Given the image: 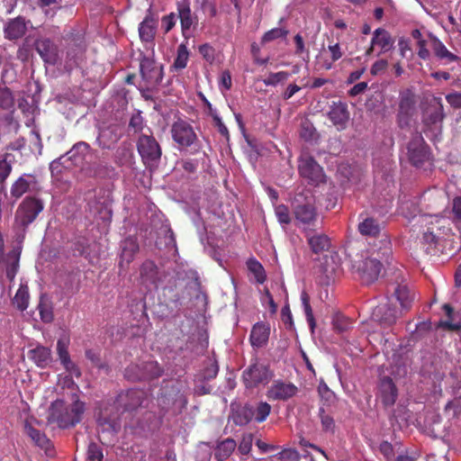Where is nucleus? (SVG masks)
Wrapping results in <instances>:
<instances>
[{
    "instance_id": "a19ab883",
    "label": "nucleus",
    "mask_w": 461,
    "mask_h": 461,
    "mask_svg": "<svg viewBox=\"0 0 461 461\" xmlns=\"http://www.w3.org/2000/svg\"><path fill=\"white\" fill-rule=\"evenodd\" d=\"M443 310L447 316V320L441 321L439 326L450 330H457L461 328V321H456L453 317V309L448 304L443 305Z\"/></svg>"
},
{
    "instance_id": "6e6d98bb",
    "label": "nucleus",
    "mask_w": 461,
    "mask_h": 461,
    "mask_svg": "<svg viewBox=\"0 0 461 461\" xmlns=\"http://www.w3.org/2000/svg\"><path fill=\"white\" fill-rule=\"evenodd\" d=\"M446 99L451 106L455 108L461 107V93L449 94L446 96Z\"/></svg>"
},
{
    "instance_id": "de8ad7c7",
    "label": "nucleus",
    "mask_w": 461,
    "mask_h": 461,
    "mask_svg": "<svg viewBox=\"0 0 461 461\" xmlns=\"http://www.w3.org/2000/svg\"><path fill=\"white\" fill-rule=\"evenodd\" d=\"M446 412L448 416H458L461 414V397L456 398L446 406Z\"/></svg>"
},
{
    "instance_id": "c85d7f7f",
    "label": "nucleus",
    "mask_w": 461,
    "mask_h": 461,
    "mask_svg": "<svg viewBox=\"0 0 461 461\" xmlns=\"http://www.w3.org/2000/svg\"><path fill=\"white\" fill-rule=\"evenodd\" d=\"M139 246L133 238H127L122 243V261H125L126 263H130L134 256V254L138 251Z\"/></svg>"
},
{
    "instance_id": "8fccbe9b",
    "label": "nucleus",
    "mask_w": 461,
    "mask_h": 461,
    "mask_svg": "<svg viewBox=\"0 0 461 461\" xmlns=\"http://www.w3.org/2000/svg\"><path fill=\"white\" fill-rule=\"evenodd\" d=\"M276 215L280 223L287 224L290 222V214L288 208L283 204L276 207Z\"/></svg>"
},
{
    "instance_id": "2f4dec72",
    "label": "nucleus",
    "mask_w": 461,
    "mask_h": 461,
    "mask_svg": "<svg viewBox=\"0 0 461 461\" xmlns=\"http://www.w3.org/2000/svg\"><path fill=\"white\" fill-rule=\"evenodd\" d=\"M29 297L27 286L21 285L13 299V303L20 311H24L28 307Z\"/></svg>"
},
{
    "instance_id": "bf43d9fd",
    "label": "nucleus",
    "mask_w": 461,
    "mask_h": 461,
    "mask_svg": "<svg viewBox=\"0 0 461 461\" xmlns=\"http://www.w3.org/2000/svg\"><path fill=\"white\" fill-rule=\"evenodd\" d=\"M388 66V62L384 59H380L375 62L371 68V73L373 75H377L384 71Z\"/></svg>"
},
{
    "instance_id": "bb28decb",
    "label": "nucleus",
    "mask_w": 461,
    "mask_h": 461,
    "mask_svg": "<svg viewBox=\"0 0 461 461\" xmlns=\"http://www.w3.org/2000/svg\"><path fill=\"white\" fill-rule=\"evenodd\" d=\"M156 21L147 16L139 26L140 38L144 42H152L156 33Z\"/></svg>"
},
{
    "instance_id": "58836bf2",
    "label": "nucleus",
    "mask_w": 461,
    "mask_h": 461,
    "mask_svg": "<svg viewBox=\"0 0 461 461\" xmlns=\"http://www.w3.org/2000/svg\"><path fill=\"white\" fill-rule=\"evenodd\" d=\"M236 442L235 440L231 438H227L223 441H221L216 448V456L219 459H224L227 458L235 449L236 447Z\"/></svg>"
},
{
    "instance_id": "a18cd8bd",
    "label": "nucleus",
    "mask_w": 461,
    "mask_h": 461,
    "mask_svg": "<svg viewBox=\"0 0 461 461\" xmlns=\"http://www.w3.org/2000/svg\"><path fill=\"white\" fill-rule=\"evenodd\" d=\"M328 50L331 55V61L323 62L322 67L325 69H330L332 67V62L339 59L342 57V51L339 43L329 45Z\"/></svg>"
},
{
    "instance_id": "864d4df0",
    "label": "nucleus",
    "mask_w": 461,
    "mask_h": 461,
    "mask_svg": "<svg viewBox=\"0 0 461 461\" xmlns=\"http://www.w3.org/2000/svg\"><path fill=\"white\" fill-rule=\"evenodd\" d=\"M155 272L156 267L152 262H147L142 266L141 276L146 280H153Z\"/></svg>"
},
{
    "instance_id": "72a5a7b5",
    "label": "nucleus",
    "mask_w": 461,
    "mask_h": 461,
    "mask_svg": "<svg viewBox=\"0 0 461 461\" xmlns=\"http://www.w3.org/2000/svg\"><path fill=\"white\" fill-rule=\"evenodd\" d=\"M145 368H146V372L138 374V375H132V376L130 375L131 369L127 368L126 369V376L129 378H131L133 380H138V379H145L148 377H156V376L160 375V373H161L160 368L158 366L157 364H155L153 362L148 363L146 365Z\"/></svg>"
},
{
    "instance_id": "e2e57ef3",
    "label": "nucleus",
    "mask_w": 461,
    "mask_h": 461,
    "mask_svg": "<svg viewBox=\"0 0 461 461\" xmlns=\"http://www.w3.org/2000/svg\"><path fill=\"white\" fill-rule=\"evenodd\" d=\"M419 51L418 55L422 59H428L430 56L429 50L426 48L425 41H418Z\"/></svg>"
},
{
    "instance_id": "c03bdc74",
    "label": "nucleus",
    "mask_w": 461,
    "mask_h": 461,
    "mask_svg": "<svg viewBox=\"0 0 461 461\" xmlns=\"http://www.w3.org/2000/svg\"><path fill=\"white\" fill-rule=\"evenodd\" d=\"M254 410V418L258 422L264 421L270 413L271 406L267 402H259Z\"/></svg>"
},
{
    "instance_id": "052dcab7",
    "label": "nucleus",
    "mask_w": 461,
    "mask_h": 461,
    "mask_svg": "<svg viewBox=\"0 0 461 461\" xmlns=\"http://www.w3.org/2000/svg\"><path fill=\"white\" fill-rule=\"evenodd\" d=\"M176 23V16L175 14H170L167 15L163 19V25L165 27L166 32H169Z\"/></svg>"
},
{
    "instance_id": "13d9d810",
    "label": "nucleus",
    "mask_w": 461,
    "mask_h": 461,
    "mask_svg": "<svg viewBox=\"0 0 461 461\" xmlns=\"http://www.w3.org/2000/svg\"><path fill=\"white\" fill-rule=\"evenodd\" d=\"M452 212L455 221H461V197H456L453 200Z\"/></svg>"
},
{
    "instance_id": "ea45409f",
    "label": "nucleus",
    "mask_w": 461,
    "mask_h": 461,
    "mask_svg": "<svg viewBox=\"0 0 461 461\" xmlns=\"http://www.w3.org/2000/svg\"><path fill=\"white\" fill-rule=\"evenodd\" d=\"M25 432L39 447H47L49 445L46 436L28 423L25 424Z\"/></svg>"
},
{
    "instance_id": "f3484780",
    "label": "nucleus",
    "mask_w": 461,
    "mask_h": 461,
    "mask_svg": "<svg viewBox=\"0 0 461 461\" xmlns=\"http://www.w3.org/2000/svg\"><path fill=\"white\" fill-rule=\"evenodd\" d=\"M394 41L390 33L384 29L378 28L373 33L371 47L367 50V54L375 50V47L380 49V53L389 51L393 46Z\"/></svg>"
},
{
    "instance_id": "0eeeda50",
    "label": "nucleus",
    "mask_w": 461,
    "mask_h": 461,
    "mask_svg": "<svg viewBox=\"0 0 461 461\" xmlns=\"http://www.w3.org/2000/svg\"><path fill=\"white\" fill-rule=\"evenodd\" d=\"M416 113V98L415 95L406 90L401 94L399 113H398V122L401 127L407 126L410 123L411 119Z\"/></svg>"
},
{
    "instance_id": "338daca9",
    "label": "nucleus",
    "mask_w": 461,
    "mask_h": 461,
    "mask_svg": "<svg viewBox=\"0 0 461 461\" xmlns=\"http://www.w3.org/2000/svg\"><path fill=\"white\" fill-rule=\"evenodd\" d=\"M263 303H267L269 305L270 311L272 313H275L277 310V305L276 304L272 295L267 290L265 296L262 298Z\"/></svg>"
},
{
    "instance_id": "774afa93",
    "label": "nucleus",
    "mask_w": 461,
    "mask_h": 461,
    "mask_svg": "<svg viewBox=\"0 0 461 461\" xmlns=\"http://www.w3.org/2000/svg\"><path fill=\"white\" fill-rule=\"evenodd\" d=\"M41 318L44 322H50L52 321V312L50 310L44 308L41 304L39 306Z\"/></svg>"
},
{
    "instance_id": "680f3d73",
    "label": "nucleus",
    "mask_w": 461,
    "mask_h": 461,
    "mask_svg": "<svg viewBox=\"0 0 461 461\" xmlns=\"http://www.w3.org/2000/svg\"><path fill=\"white\" fill-rule=\"evenodd\" d=\"M212 116L213 117V120L219 129V131L224 135V136H227L228 135V129L227 127L223 124L221 119L219 117V115L217 114L216 112H212L211 113Z\"/></svg>"
},
{
    "instance_id": "5701e85b",
    "label": "nucleus",
    "mask_w": 461,
    "mask_h": 461,
    "mask_svg": "<svg viewBox=\"0 0 461 461\" xmlns=\"http://www.w3.org/2000/svg\"><path fill=\"white\" fill-rule=\"evenodd\" d=\"M27 30V23L22 17L9 21L5 27V37L9 40H15L23 37Z\"/></svg>"
},
{
    "instance_id": "69168bd1",
    "label": "nucleus",
    "mask_w": 461,
    "mask_h": 461,
    "mask_svg": "<svg viewBox=\"0 0 461 461\" xmlns=\"http://www.w3.org/2000/svg\"><path fill=\"white\" fill-rule=\"evenodd\" d=\"M380 451L387 458L390 459L393 456V450L390 443L384 441L380 445Z\"/></svg>"
},
{
    "instance_id": "423d86ee",
    "label": "nucleus",
    "mask_w": 461,
    "mask_h": 461,
    "mask_svg": "<svg viewBox=\"0 0 461 461\" xmlns=\"http://www.w3.org/2000/svg\"><path fill=\"white\" fill-rule=\"evenodd\" d=\"M138 150L145 164L153 166L161 156V149L156 140L149 135H141L138 141Z\"/></svg>"
},
{
    "instance_id": "6e6552de",
    "label": "nucleus",
    "mask_w": 461,
    "mask_h": 461,
    "mask_svg": "<svg viewBox=\"0 0 461 461\" xmlns=\"http://www.w3.org/2000/svg\"><path fill=\"white\" fill-rule=\"evenodd\" d=\"M271 374L268 368L260 363L252 364L243 373V380L246 387H255L269 381Z\"/></svg>"
},
{
    "instance_id": "aec40b11",
    "label": "nucleus",
    "mask_w": 461,
    "mask_h": 461,
    "mask_svg": "<svg viewBox=\"0 0 461 461\" xmlns=\"http://www.w3.org/2000/svg\"><path fill=\"white\" fill-rule=\"evenodd\" d=\"M270 334V326L264 322L256 323L250 332V342L254 348L267 344Z\"/></svg>"
},
{
    "instance_id": "a211bd4d",
    "label": "nucleus",
    "mask_w": 461,
    "mask_h": 461,
    "mask_svg": "<svg viewBox=\"0 0 461 461\" xmlns=\"http://www.w3.org/2000/svg\"><path fill=\"white\" fill-rule=\"evenodd\" d=\"M36 50L46 63L54 65L59 59L57 46L50 40H38L36 41Z\"/></svg>"
},
{
    "instance_id": "f8f14e48",
    "label": "nucleus",
    "mask_w": 461,
    "mask_h": 461,
    "mask_svg": "<svg viewBox=\"0 0 461 461\" xmlns=\"http://www.w3.org/2000/svg\"><path fill=\"white\" fill-rule=\"evenodd\" d=\"M294 215L298 224L305 230L316 228L318 225L315 209L310 203L297 205L294 210Z\"/></svg>"
},
{
    "instance_id": "393cba45",
    "label": "nucleus",
    "mask_w": 461,
    "mask_h": 461,
    "mask_svg": "<svg viewBox=\"0 0 461 461\" xmlns=\"http://www.w3.org/2000/svg\"><path fill=\"white\" fill-rule=\"evenodd\" d=\"M35 178L30 175L20 176L11 187V194L16 198L30 191L35 185Z\"/></svg>"
},
{
    "instance_id": "79ce46f5",
    "label": "nucleus",
    "mask_w": 461,
    "mask_h": 461,
    "mask_svg": "<svg viewBox=\"0 0 461 461\" xmlns=\"http://www.w3.org/2000/svg\"><path fill=\"white\" fill-rule=\"evenodd\" d=\"M98 426L103 435L107 433L111 434L112 436L114 435L121 428L119 421L114 420H108L106 418L103 417L98 419Z\"/></svg>"
},
{
    "instance_id": "ddd939ff",
    "label": "nucleus",
    "mask_w": 461,
    "mask_h": 461,
    "mask_svg": "<svg viewBox=\"0 0 461 461\" xmlns=\"http://www.w3.org/2000/svg\"><path fill=\"white\" fill-rule=\"evenodd\" d=\"M298 392V388L291 384L282 381H276L267 391V397L272 400L285 401L294 396Z\"/></svg>"
},
{
    "instance_id": "473e14b6",
    "label": "nucleus",
    "mask_w": 461,
    "mask_h": 461,
    "mask_svg": "<svg viewBox=\"0 0 461 461\" xmlns=\"http://www.w3.org/2000/svg\"><path fill=\"white\" fill-rule=\"evenodd\" d=\"M362 235L375 237L380 231V226L372 218H366L358 224Z\"/></svg>"
},
{
    "instance_id": "7c9ffc66",
    "label": "nucleus",
    "mask_w": 461,
    "mask_h": 461,
    "mask_svg": "<svg viewBox=\"0 0 461 461\" xmlns=\"http://www.w3.org/2000/svg\"><path fill=\"white\" fill-rule=\"evenodd\" d=\"M395 296L403 309L410 308L414 299V294H412L406 285H399L395 289Z\"/></svg>"
},
{
    "instance_id": "1a4fd4ad",
    "label": "nucleus",
    "mask_w": 461,
    "mask_h": 461,
    "mask_svg": "<svg viewBox=\"0 0 461 461\" xmlns=\"http://www.w3.org/2000/svg\"><path fill=\"white\" fill-rule=\"evenodd\" d=\"M408 155L411 162L415 167H421L426 162H429L430 155L423 139L420 136L415 137L408 144Z\"/></svg>"
},
{
    "instance_id": "9d476101",
    "label": "nucleus",
    "mask_w": 461,
    "mask_h": 461,
    "mask_svg": "<svg viewBox=\"0 0 461 461\" xmlns=\"http://www.w3.org/2000/svg\"><path fill=\"white\" fill-rule=\"evenodd\" d=\"M173 140L181 147H189L196 140L192 126L184 121L176 122L171 128Z\"/></svg>"
},
{
    "instance_id": "49530a36",
    "label": "nucleus",
    "mask_w": 461,
    "mask_h": 461,
    "mask_svg": "<svg viewBox=\"0 0 461 461\" xmlns=\"http://www.w3.org/2000/svg\"><path fill=\"white\" fill-rule=\"evenodd\" d=\"M286 34H287V31L281 29V28H275V29H272V30L267 32L264 34V36L262 38V41L268 42V41H274L278 38L285 37Z\"/></svg>"
},
{
    "instance_id": "cd10ccee",
    "label": "nucleus",
    "mask_w": 461,
    "mask_h": 461,
    "mask_svg": "<svg viewBox=\"0 0 461 461\" xmlns=\"http://www.w3.org/2000/svg\"><path fill=\"white\" fill-rule=\"evenodd\" d=\"M90 149L89 145L86 142L80 141L75 144L72 149L68 152V158L71 159L75 164L80 163L85 159Z\"/></svg>"
},
{
    "instance_id": "6ab92c4d",
    "label": "nucleus",
    "mask_w": 461,
    "mask_h": 461,
    "mask_svg": "<svg viewBox=\"0 0 461 461\" xmlns=\"http://www.w3.org/2000/svg\"><path fill=\"white\" fill-rule=\"evenodd\" d=\"M177 12L183 35L186 37L190 32L191 27L195 23V17L193 15L190 8V2L188 0H181L178 2Z\"/></svg>"
},
{
    "instance_id": "4468645a",
    "label": "nucleus",
    "mask_w": 461,
    "mask_h": 461,
    "mask_svg": "<svg viewBox=\"0 0 461 461\" xmlns=\"http://www.w3.org/2000/svg\"><path fill=\"white\" fill-rule=\"evenodd\" d=\"M68 346H69V338L67 336H63L58 339L57 342V353L60 363L63 365L65 369L68 371L71 375H76L77 376L80 375V372L76 365L71 361L69 353H68Z\"/></svg>"
},
{
    "instance_id": "37998d69",
    "label": "nucleus",
    "mask_w": 461,
    "mask_h": 461,
    "mask_svg": "<svg viewBox=\"0 0 461 461\" xmlns=\"http://www.w3.org/2000/svg\"><path fill=\"white\" fill-rule=\"evenodd\" d=\"M290 74L286 71H279L276 73H270L266 78L263 79V83L266 86H276L288 79Z\"/></svg>"
},
{
    "instance_id": "09e8293b",
    "label": "nucleus",
    "mask_w": 461,
    "mask_h": 461,
    "mask_svg": "<svg viewBox=\"0 0 461 461\" xmlns=\"http://www.w3.org/2000/svg\"><path fill=\"white\" fill-rule=\"evenodd\" d=\"M199 52L203 59L209 63H212L215 59V50L209 44H203L199 47Z\"/></svg>"
},
{
    "instance_id": "f257e3e1",
    "label": "nucleus",
    "mask_w": 461,
    "mask_h": 461,
    "mask_svg": "<svg viewBox=\"0 0 461 461\" xmlns=\"http://www.w3.org/2000/svg\"><path fill=\"white\" fill-rule=\"evenodd\" d=\"M70 400L71 403L57 400L50 408L49 420L57 422L60 428L75 425L84 412V403L78 401L77 393H73Z\"/></svg>"
},
{
    "instance_id": "c9c22d12",
    "label": "nucleus",
    "mask_w": 461,
    "mask_h": 461,
    "mask_svg": "<svg viewBox=\"0 0 461 461\" xmlns=\"http://www.w3.org/2000/svg\"><path fill=\"white\" fill-rule=\"evenodd\" d=\"M118 135L110 129L102 130L97 137V142L103 149H109L118 140Z\"/></svg>"
},
{
    "instance_id": "b1692460",
    "label": "nucleus",
    "mask_w": 461,
    "mask_h": 461,
    "mask_svg": "<svg viewBox=\"0 0 461 461\" xmlns=\"http://www.w3.org/2000/svg\"><path fill=\"white\" fill-rule=\"evenodd\" d=\"M32 359L39 367L45 368L52 362L51 350L43 346H38L31 349L28 353Z\"/></svg>"
},
{
    "instance_id": "603ef678",
    "label": "nucleus",
    "mask_w": 461,
    "mask_h": 461,
    "mask_svg": "<svg viewBox=\"0 0 461 461\" xmlns=\"http://www.w3.org/2000/svg\"><path fill=\"white\" fill-rule=\"evenodd\" d=\"M87 456L90 460L101 461L103 458V453H102V450L100 449V447L96 444L91 443L88 446Z\"/></svg>"
},
{
    "instance_id": "412c9836",
    "label": "nucleus",
    "mask_w": 461,
    "mask_h": 461,
    "mask_svg": "<svg viewBox=\"0 0 461 461\" xmlns=\"http://www.w3.org/2000/svg\"><path fill=\"white\" fill-rule=\"evenodd\" d=\"M315 228L306 230L308 244L314 253H320L327 250L330 248L329 238L322 233H313Z\"/></svg>"
},
{
    "instance_id": "3c124183",
    "label": "nucleus",
    "mask_w": 461,
    "mask_h": 461,
    "mask_svg": "<svg viewBox=\"0 0 461 461\" xmlns=\"http://www.w3.org/2000/svg\"><path fill=\"white\" fill-rule=\"evenodd\" d=\"M253 443V436L252 434H246L242 437V439L239 446V450L241 454L245 455L248 454L251 447Z\"/></svg>"
},
{
    "instance_id": "39448f33",
    "label": "nucleus",
    "mask_w": 461,
    "mask_h": 461,
    "mask_svg": "<svg viewBox=\"0 0 461 461\" xmlns=\"http://www.w3.org/2000/svg\"><path fill=\"white\" fill-rule=\"evenodd\" d=\"M43 203L37 197L28 196L19 205L15 213V222L19 226L26 227L32 223L43 210Z\"/></svg>"
},
{
    "instance_id": "7ed1b4c3",
    "label": "nucleus",
    "mask_w": 461,
    "mask_h": 461,
    "mask_svg": "<svg viewBox=\"0 0 461 461\" xmlns=\"http://www.w3.org/2000/svg\"><path fill=\"white\" fill-rule=\"evenodd\" d=\"M420 221L427 226L423 233V240L428 244H435L444 235H447L450 229L448 220L438 215H421Z\"/></svg>"
},
{
    "instance_id": "2eb2a0df",
    "label": "nucleus",
    "mask_w": 461,
    "mask_h": 461,
    "mask_svg": "<svg viewBox=\"0 0 461 461\" xmlns=\"http://www.w3.org/2000/svg\"><path fill=\"white\" fill-rule=\"evenodd\" d=\"M328 116L338 130H344L349 120V113L347 104L341 102L333 103Z\"/></svg>"
},
{
    "instance_id": "9b49d317",
    "label": "nucleus",
    "mask_w": 461,
    "mask_h": 461,
    "mask_svg": "<svg viewBox=\"0 0 461 461\" xmlns=\"http://www.w3.org/2000/svg\"><path fill=\"white\" fill-rule=\"evenodd\" d=\"M140 73L143 79L149 85H156L163 78L162 66L152 58H143L140 61Z\"/></svg>"
},
{
    "instance_id": "f03ea898",
    "label": "nucleus",
    "mask_w": 461,
    "mask_h": 461,
    "mask_svg": "<svg viewBox=\"0 0 461 461\" xmlns=\"http://www.w3.org/2000/svg\"><path fill=\"white\" fill-rule=\"evenodd\" d=\"M377 251L365 252L361 254V258L355 260L353 268L359 274L365 283H372L376 280L381 273L383 257H380Z\"/></svg>"
},
{
    "instance_id": "f704fd0d",
    "label": "nucleus",
    "mask_w": 461,
    "mask_h": 461,
    "mask_svg": "<svg viewBox=\"0 0 461 461\" xmlns=\"http://www.w3.org/2000/svg\"><path fill=\"white\" fill-rule=\"evenodd\" d=\"M431 48L434 50L436 56L441 59H446L447 61H454L456 57L449 52L446 46L438 39H432Z\"/></svg>"
},
{
    "instance_id": "4d7b16f0",
    "label": "nucleus",
    "mask_w": 461,
    "mask_h": 461,
    "mask_svg": "<svg viewBox=\"0 0 461 461\" xmlns=\"http://www.w3.org/2000/svg\"><path fill=\"white\" fill-rule=\"evenodd\" d=\"M315 131L310 123H303L301 130V136L305 140H312L314 137Z\"/></svg>"
},
{
    "instance_id": "20e7f679",
    "label": "nucleus",
    "mask_w": 461,
    "mask_h": 461,
    "mask_svg": "<svg viewBox=\"0 0 461 461\" xmlns=\"http://www.w3.org/2000/svg\"><path fill=\"white\" fill-rule=\"evenodd\" d=\"M300 176L310 185H319L325 182V174L322 167L309 155L303 154L298 161Z\"/></svg>"
},
{
    "instance_id": "dca6fc26",
    "label": "nucleus",
    "mask_w": 461,
    "mask_h": 461,
    "mask_svg": "<svg viewBox=\"0 0 461 461\" xmlns=\"http://www.w3.org/2000/svg\"><path fill=\"white\" fill-rule=\"evenodd\" d=\"M397 317V310L391 308L387 302L377 305L372 312V320L385 326L393 324Z\"/></svg>"
},
{
    "instance_id": "c756f323",
    "label": "nucleus",
    "mask_w": 461,
    "mask_h": 461,
    "mask_svg": "<svg viewBox=\"0 0 461 461\" xmlns=\"http://www.w3.org/2000/svg\"><path fill=\"white\" fill-rule=\"evenodd\" d=\"M254 418V410L250 406H244L232 414V419L237 425H245Z\"/></svg>"
},
{
    "instance_id": "e433bc0d",
    "label": "nucleus",
    "mask_w": 461,
    "mask_h": 461,
    "mask_svg": "<svg viewBox=\"0 0 461 461\" xmlns=\"http://www.w3.org/2000/svg\"><path fill=\"white\" fill-rule=\"evenodd\" d=\"M189 59V51L185 44H180L177 48L176 58L172 68L175 70H182L187 66Z\"/></svg>"
},
{
    "instance_id": "4c0bfd02",
    "label": "nucleus",
    "mask_w": 461,
    "mask_h": 461,
    "mask_svg": "<svg viewBox=\"0 0 461 461\" xmlns=\"http://www.w3.org/2000/svg\"><path fill=\"white\" fill-rule=\"evenodd\" d=\"M249 270L253 274L256 281L263 284L266 280V272L263 266L255 258H250L247 262Z\"/></svg>"
},
{
    "instance_id": "a878e982",
    "label": "nucleus",
    "mask_w": 461,
    "mask_h": 461,
    "mask_svg": "<svg viewBox=\"0 0 461 461\" xmlns=\"http://www.w3.org/2000/svg\"><path fill=\"white\" fill-rule=\"evenodd\" d=\"M444 118L443 105L440 98H433L432 103L425 113V122L437 124Z\"/></svg>"
},
{
    "instance_id": "5fc2aeb1",
    "label": "nucleus",
    "mask_w": 461,
    "mask_h": 461,
    "mask_svg": "<svg viewBox=\"0 0 461 461\" xmlns=\"http://www.w3.org/2000/svg\"><path fill=\"white\" fill-rule=\"evenodd\" d=\"M12 170L11 165L6 160H0V180L5 181Z\"/></svg>"
},
{
    "instance_id": "0e129e2a",
    "label": "nucleus",
    "mask_w": 461,
    "mask_h": 461,
    "mask_svg": "<svg viewBox=\"0 0 461 461\" xmlns=\"http://www.w3.org/2000/svg\"><path fill=\"white\" fill-rule=\"evenodd\" d=\"M301 90V87L298 86L297 85L295 84H290L286 90L285 91V93L283 94V97L284 99L285 100H288L290 99L294 94H296L297 92H299Z\"/></svg>"
},
{
    "instance_id": "4be33fe9",
    "label": "nucleus",
    "mask_w": 461,
    "mask_h": 461,
    "mask_svg": "<svg viewBox=\"0 0 461 461\" xmlns=\"http://www.w3.org/2000/svg\"><path fill=\"white\" fill-rule=\"evenodd\" d=\"M379 397L384 405H393L397 397V390L391 378L381 380L379 386Z\"/></svg>"
}]
</instances>
